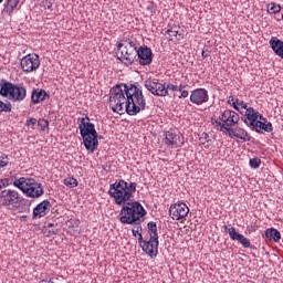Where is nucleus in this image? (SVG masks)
Wrapping results in <instances>:
<instances>
[{"label": "nucleus", "mask_w": 283, "mask_h": 283, "mask_svg": "<svg viewBox=\"0 0 283 283\" xmlns=\"http://www.w3.org/2000/svg\"><path fill=\"white\" fill-rule=\"evenodd\" d=\"M108 105L115 114L126 112L128 116H136L145 112L147 99L140 84H117L111 88Z\"/></svg>", "instance_id": "1"}, {"label": "nucleus", "mask_w": 283, "mask_h": 283, "mask_svg": "<svg viewBox=\"0 0 283 283\" xmlns=\"http://www.w3.org/2000/svg\"><path fill=\"white\" fill-rule=\"evenodd\" d=\"M136 182H127L125 179H117L109 185L108 196L114 199L115 205H127L136 193Z\"/></svg>", "instance_id": "2"}, {"label": "nucleus", "mask_w": 283, "mask_h": 283, "mask_svg": "<svg viewBox=\"0 0 283 283\" xmlns=\"http://www.w3.org/2000/svg\"><path fill=\"white\" fill-rule=\"evenodd\" d=\"M77 122L85 149H87L90 154H94V151L98 149V133L96 132V126L91 122L87 115L78 117Z\"/></svg>", "instance_id": "3"}, {"label": "nucleus", "mask_w": 283, "mask_h": 283, "mask_svg": "<svg viewBox=\"0 0 283 283\" xmlns=\"http://www.w3.org/2000/svg\"><path fill=\"white\" fill-rule=\"evenodd\" d=\"M138 42L129 35H123L117 42V59L124 65H134L138 56Z\"/></svg>", "instance_id": "4"}, {"label": "nucleus", "mask_w": 283, "mask_h": 283, "mask_svg": "<svg viewBox=\"0 0 283 283\" xmlns=\"http://www.w3.org/2000/svg\"><path fill=\"white\" fill-rule=\"evenodd\" d=\"M243 123L251 132H256V134H263V132L271 134L273 132V124L253 107L247 108Z\"/></svg>", "instance_id": "5"}, {"label": "nucleus", "mask_w": 283, "mask_h": 283, "mask_svg": "<svg viewBox=\"0 0 283 283\" xmlns=\"http://www.w3.org/2000/svg\"><path fill=\"white\" fill-rule=\"evenodd\" d=\"M13 187L20 189L23 196L31 198L32 200H39V198L45 193L43 185L32 177H20L14 179Z\"/></svg>", "instance_id": "6"}, {"label": "nucleus", "mask_w": 283, "mask_h": 283, "mask_svg": "<svg viewBox=\"0 0 283 283\" xmlns=\"http://www.w3.org/2000/svg\"><path fill=\"white\" fill-rule=\"evenodd\" d=\"M144 216H147V211L138 201H128L124 203L119 211V222L122 224H134V222H140Z\"/></svg>", "instance_id": "7"}, {"label": "nucleus", "mask_w": 283, "mask_h": 283, "mask_svg": "<svg viewBox=\"0 0 283 283\" xmlns=\"http://www.w3.org/2000/svg\"><path fill=\"white\" fill-rule=\"evenodd\" d=\"M240 123V114L235 111L226 109L221 112L219 116H213L211 118V124L218 132L222 134H229L232 128H234Z\"/></svg>", "instance_id": "8"}, {"label": "nucleus", "mask_w": 283, "mask_h": 283, "mask_svg": "<svg viewBox=\"0 0 283 283\" xmlns=\"http://www.w3.org/2000/svg\"><path fill=\"white\" fill-rule=\"evenodd\" d=\"M0 95L4 96V98H9V101H13L14 103H21V101H25L28 90H25L21 84H12L11 82L2 80L0 82Z\"/></svg>", "instance_id": "9"}, {"label": "nucleus", "mask_w": 283, "mask_h": 283, "mask_svg": "<svg viewBox=\"0 0 283 283\" xmlns=\"http://www.w3.org/2000/svg\"><path fill=\"white\" fill-rule=\"evenodd\" d=\"M0 207L17 211L21 207V195L14 189H4L0 191Z\"/></svg>", "instance_id": "10"}, {"label": "nucleus", "mask_w": 283, "mask_h": 283, "mask_svg": "<svg viewBox=\"0 0 283 283\" xmlns=\"http://www.w3.org/2000/svg\"><path fill=\"white\" fill-rule=\"evenodd\" d=\"M144 86L148 92H150V94H153V96H169V91H167V83H163L158 78L149 77L145 80Z\"/></svg>", "instance_id": "11"}, {"label": "nucleus", "mask_w": 283, "mask_h": 283, "mask_svg": "<svg viewBox=\"0 0 283 283\" xmlns=\"http://www.w3.org/2000/svg\"><path fill=\"white\" fill-rule=\"evenodd\" d=\"M21 70L25 72V74H30L32 72H36L39 67H41V59L36 53H30L22 57L21 62Z\"/></svg>", "instance_id": "12"}, {"label": "nucleus", "mask_w": 283, "mask_h": 283, "mask_svg": "<svg viewBox=\"0 0 283 283\" xmlns=\"http://www.w3.org/2000/svg\"><path fill=\"white\" fill-rule=\"evenodd\" d=\"M169 217L171 220L180 221L185 220L189 216V207L182 201L170 205L169 207Z\"/></svg>", "instance_id": "13"}, {"label": "nucleus", "mask_w": 283, "mask_h": 283, "mask_svg": "<svg viewBox=\"0 0 283 283\" xmlns=\"http://www.w3.org/2000/svg\"><path fill=\"white\" fill-rule=\"evenodd\" d=\"M139 65H149L154 61V52L147 45L137 46L136 60Z\"/></svg>", "instance_id": "14"}, {"label": "nucleus", "mask_w": 283, "mask_h": 283, "mask_svg": "<svg viewBox=\"0 0 283 283\" xmlns=\"http://www.w3.org/2000/svg\"><path fill=\"white\" fill-rule=\"evenodd\" d=\"M190 103L192 105H205V103H209V91L207 88H195L190 93Z\"/></svg>", "instance_id": "15"}, {"label": "nucleus", "mask_w": 283, "mask_h": 283, "mask_svg": "<svg viewBox=\"0 0 283 283\" xmlns=\"http://www.w3.org/2000/svg\"><path fill=\"white\" fill-rule=\"evenodd\" d=\"M224 229L227 233H229L230 240H235L237 242H240L243 249H251V240L244 237V234H240V232L235 230V227L228 228L226 226Z\"/></svg>", "instance_id": "16"}, {"label": "nucleus", "mask_w": 283, "mask_h": 283, "mask_svg": "<svg viewBox=\"0 0 283 283\" xmlns=\"http://www.w3.org/2000/svg\"><path fill=\"white\" fill-rule=\"evenodd\" d=\"M50 209H52V203H50V200H43L33 209V220H41V218H45V216L50 213Z\"/></svg>", "instance_id": "17"}, {"label": "nucleus", "mask_w": 283, "mask_h": 283, "mask_svg": "<svg viewBox=\"0 0 283 283\" xmlns=\"http://www.w3.org/2000/svg\"><path fill=\"white\" fill-rule=\"evenodd\" d=\"M160 244V242L158 241V239H149L144 241L142 247V250L144 251V253H146L147 255H149V258H156V255H158V245Z\"/></svg>", "instance_id": "18"}, {"label": "nucleus", "mask_w": 283, "mask_h": 283, "mask_svg": "<svg viewBox=\"0 0 283 283\" xmlns=\"http://www.w3.org/2000/svg\"><path fill=\"white\" fill-rule=\"evenodd\" d=\"M226 136L235 138L237 140H240V143H249L251 140V135H249V132L242 127L232 128L229 133L226 134Z\"/></svg>", "instance_id": "19"}, {"label": "nucleus", "mask_w": 283, "mask_h": 283, "mask_svg": "<svg viewBox=\"0 0 283 283\" xmlns=\"http://www.w3.org/2000/svg\"><path fill=\"white\" fill-rule=\"evenodd\" d=\"M178 143H180V135L176 134V130L169 129L164 132V144L170 149H176Z\"/></svg>", "instance_id": "20"}, {"label": "nucleus", "mask_w": 283, "mask_h": 283, "mask_svg": "<svg viewBox=\"0 0 283 283\" xmlns=\"http://www.w3.org/2000/svg\"><path fill=\"white\" fill-rule=\"evenodd\" d=\"M48 98H50V93L43 88H34L31 93L32 105H39V103H43Z\"/></svg>", "instance_id": "21"}, {"label": "nucleus", "mask_w": 283, "mask_h": 283, "mask_svg": "<svg viewBox=\"0 0 283 283\" xmlns=\"http://www.w3.org/2000/svg\"><path fill=\"white\" fill-rule=\"evenodd\" d=\"M269 45L274 54L283 60V41L277 36H272L269 41Z\"/></svg>", "instance_id": "22"}, {"label": "nucleus", "mask_w": 283, "mask_h": 283, "mask_svg": "<svg viewBox=\"0 0 283 283\" xmlns=\"http://www.w3.org/2000/svg\"><path fill=\"white\" fill-rule=\"evenodd\" d=\"M265 238L268 240H272L273 242H280V240H282V234L280 233V230L275 228H269L265 230Z\"/></svg>", "instance_id": "23"}, {"label": "nucleus", "mask_w": 283, "mask_h": 283, "mask_svg": "<svg viewBox=\"0 0 283 283\" xmlns=\"http://www.w3.org/2000/svg\"><path fill=\"white\" fill-rule=\"evenodd\" d=\"M20 1L21 0H6L3 3V12H6V14H12L19 7Z\"/></svg>", "instance_id": "24"}, {"label": "nucleus", "mask_w": 283, "mask_h": 283, "mask_svg": "<svg viewBox=\"0 0 283 283\" xmlns=\"http://www.w3.org/2000/svg\"><path fill=\"white\" fill-rule=\"evenodd\" d=\"M149 239L158 240V226L154 221L147 223Z\"/></svg>", "instance_id": "25"}, {"label": "nucleus", "mask_w": 283, "mask_h": 283, "mask_svg": "<svg viewBox=\"0 0 283 283\" xmlns=\"http://www.w3.org/2000/svg\"><path fill=\"white\" fill-rule=\"evenodd\" d=\"M266 10L270 14H277L282 11V6L277 4L276 2H270L266 4Z\"/></svg>", "instance_id": "26"}, {"label": "nucleus", "mask_w": 283, "mask_h": 283, "mask_svg": "<svg viewBox=\"0 0 283 283\" xmlns=\"http://www.w3.org/2000/svg\"><path fill=\"white\" fill-rule=\"evenodd\" d=\"M166 34L168 35V40L174 41V39H177V41H181L182 34H179L178 31L174 29H168L166 31Z\"/></svg>", "instance_id": "27"}, {"label": "nucleus", "mask_w": 283, "mask_h": 283, "mask_svg": "<svg viewBox=\"0 0 283 283\" xmlns=\"http://www.w3.org/2000/svg\"><path fill=\"white\" fill-rule=\"evenodd\" d=\"M8 165H10V157L6 153H0V171L4 167H8Z\"/></svg>", "instance_id": "28"}, {"label": "nucleus", "mask_w": 283, "mask_h": 283, "mask_svg": "<svg viewBox=\"0 0 283 283\" xmlns=\"http://www.w3.org/2000/svg\"><path fill=\"white\" fill-rule=\"evenodd\" d=\"M65 187H70L71 189H74V187H78V180L74 177H67L64 179Z\"/></svg>", "instance_id": "29"}, {"label": "nucleus", "mask_w": 283, "mask_h": 283, "mask_svg": "<svg viewBox=\"0 0 283 283\" xmlns=\"http://www.w3.org/2000/svg\"><path fill=\"white\" fill-rule=\"evenodd\" d=\"M0 112H12V104H10V102L4 103L3 101H0Z\"/></svg>", "instance_id": "30"}, {"label": "nucleus", "mask_w": 283, "mask_h": 283, "mask_svg": "<svg viewBox=\"0 0 283 283\" xmlns=\"http://www.w3.org/2000/svg\"><path fill=\"white\" fill-rule=\"evenodd\" d=\"M261 165H262V159H260V158H251L250 159L251 169H260Z\"/></svg>", "instance_id": "31"}, {"label": "nucleus", "mask_w": 283, "mask_h": 283, "mask_svg": "<svg viewBox=\"0 0 283 283\" xmlns=\"http://www.w3.org/2000/svg\"><path fill=\"white\" fill-rule=\"evenodd\" d=\"M235 103H237V106L240 107V114H242V109H245V112H247V109H249V107H251V106H249V104H247L242 99L235 98Z\"/></svg>", "instance_id": "32"}, {"label": "nucleus", "mask_w": 283, "mask_h": 283, "mask_svg": "<svg viewBox=\"0 0 283 283\" xmlns=\"http://www.w3.org/2000/svg\"><path fill=\"white\" fill-rule=\"evenodd\" d=\"M146 10L150 13V14H156L158 7H156V3L149 1L147 2V7Z\"/></svg>", "instance_id": "33"}, {"label": "nucleus", "mask_w": 283, "mask_h": 283, "mask_svg": "<svg viewBox=\"0 0 283 283\" xmlns=\"http://www.w3.org/2000/svg\"><path fill=\"white\" fill-rule=\"evenodd\" d=\"M39 127H41L42 132H45L50 127V122L48 119H41L39 120Z\"/></svg>", "instance_id": "34"}, {"label": "nucleus", "mask_w": 283, "mask_h": 283, "mask_svg": "<svg viewBox=\"0 0 283 283\" xmlns=\"http://www.w3.org/2000/svg\"><path fill=\"white\" fill-rule=\"evenodd\" d=\"M42 6L43 8H46V10H52V6H54V0H43Z\"/></svg>", "instance_id": "35"}, {"label": "nucleus", "mask_w": 283, "mask_h": 283, "mask_svg": "<svg viewBox=\"0 0 283 283\" xmlns=\"http://www.w3.org/2000/svg\"><path fill=\"white\" fill-rule=\"evenodd\" d=\"M132 231H137V232H143V224L140 223V221H136L133 223V229Z\"/></svg>", "instance_id": "36"}, {"label": "nucleus", "mask_w": 283, "mask_h": 283, "mask_svg": "<svg viewBox=\"0 0 283 283\" xmlns=\"http://www.w3.org/2000/svg\"><path fill=\"white\" fill-rule=\"evenodd\" d=\"M166 87H167V92H169V90L170 92H179L178 85L176 84L168 83L166 84Z\"/></svg>", "instance_id": "37"}, {"label": "nucleus", "mask_w": 283, "mask_h": 283, "mask_svg": "<svg viewBox=\"0 0 283 283\" xmlns=\"http://www.w3.org/2000/svg\"><path fill=\"white\" fill-rule=\"evenodd\" d=\"M25 125H27V127H32V129H34V125H36V118L31 117V118L27 119Z\"/></svg>", "instance_id": "38"}, {"label": "nucleus", "mask_w": 283, "mask_h": 283, "mask_svg": "<svg viewBox=\"0 0 283 283\" xmlns=\"http://www.w3.org/2000/svg\"><path fill=\"white\" fill-rule=\"evenodd\" d=\"M10 185V179L8 178H2L0 179V189H3Z\"/></svg>", "instance_id": "39"}, {"label": "nucleus", "mask_w": 283, "mask_h": 283, "mask_svg": "<svg viewBox=\"0 0 283 283\" xmlns=\"http://www.w3.org/2000/svg\"><path fill=\"white\" fill-rule=\"evenodd\" d=\"M180 95L178 96V98H188L189 97V91L184 90V91H179Z\"/></svg>", "instance_id": "40"}, {"label": "nucleus", "mask_w": 283, "mask_h": 283, "mask_svg": "<svg viewBox=\"0 0 283 283\" xmlns=\"http://www.w3.org/2000/svg\"><path fill=\"white\" fill-rule=\"evenodd\" d=\"M177 86H178L179 92H182V91H185L186 87H189L187 82H180V84Z\"/></svg>", "instance_id": "41"}, {"label": "nucleus", "mask_w": 283, "mask_h": 283, "mask_svg": "<svg viewBox=\"0 0 283 283\" xmlns=\"http://www.w3.org/2000/svg\"><path fill=\"white\" fill-rule=\"evenodd\" d=\"M137 237H138L139 247H142L145 243V241H146V240L143 239V232H139L137 234Z\"/></svg>", "instance_id": "42"}, {"label": "nucleus", "mask_w": 283, "mask_h": 283, "mask_svg": "<svg viewBox=\"0 0 283 283\" xmlns=\"http://www.w3.org/2000/svg\"><path fill=\"white\" fill-rule=\"evenodd\" d=\"M137 237H138L139 247H142L145 243V241H146V240L143 239V232H139L137 234Z\"/></svg>", "instance_id": "43"}, {"label": "nucleus", "mask_w": 283, "mask_h": 283, "mask_svg": "<svg viewBox=\"0 0 283 283\" xmlns=\"http://www.w3.org/2000/svg\"><path fill=\"white\" fill-rule=\"evenodd\" d=\"M233 103H235V97H233V95L229 96L228 98V104L232 105Z\"/></svg>", "instance_id": "44"}, {"label": "nucleus", "mask_w": 283, "mask_h": 283, "mask_svg": "<svg viewBox=\"0 0 283 283\" xmlns=\"http://www.w3.org/2000/svg\"><path fill=\"white\" fill-rule=\"evenodd\" d=\"M230 105L233 107V109H235L237 112H240V106H238V103L233 102Z\"/></svg>", "instance_id": "45"}, {"label": "nucleus", "mask_w": 283, "mask_h": 283, "mask_svg": "<svg viewBox=\"0 0 283 283\" xmlns=\"http://www.w3.org/2000/svg\"><path fill=\"white\" fill-rule=\"evenodd\" d=\"M247 231H248L249 233H253V232H255V227L249 226V227L247 228Z\"/></svg>", "instance_id": "46"}, {"label": "nucleus", "mask_w": 283, "mask_h": 283, "mask_svg": "<svg viewBox=\"0 0 283 283\" xmlns=\"http://www.w3.org/2000/svg\"><path fill=\"white\" fill-rule=\"evenodd\" d=\"M132 233H133L134 238H137V235H138L139 233H142V232H138L137 230H132Z\"/></svg>", "instance_id": "47"}, {"label": "nucleus", "mask_w": 283, "mask_h": 283, "mask_svg": "<svg viewBox=\"0 0 283 283\" xmlns=\"http://www.w3.org/2000/svg\"><path fill=\"white\" fill-rule=\"evenodd\" d=\"M201 56H202L203 59H207V55L205 54V51H202Z\"/></svg>", "instance_id": "48"}, {"label": "nucleus", "mask_w": 283, "mask_h": 283, "mask_svg": "<svg viewBox=\"0 0 283 283\" xmlns=\"http://www.w3.org/2000/svg\"><path fill=\"white\" fill-rule=\"evenodd\" d=\"M48 283H54V280L50 279Z\"/></svg>", "instance_id": "49"}, {"label": "nucleus", "mask_w": 283, "mask_h": 283, "mask_svg": "<svg viewBox=\"0 0 283 283\" xmlns=\"http://www.w3.org/2000/svg\"><path fill=\"white\" fill-rule=\"evenodd\" d=\"M205 136H206V138H208V137H209V135H208V134H205Z\"/></svg>", "instance_id": "50"}, {"label": "nucleus", "mask_w": 283, "mask_h": 283, "mask_svg": "<svg viewBox=\"0 0 283 283\" xmlns=\"http://www.w3.org/2000/svg\"><path fill=\"white\" fill-rule=\"evenodd\" d=\"M0 3H3V0H0Z\"/></svg>", "instance_id": "51"}, {"label": "nucleus", "mask_w": 283, "mask_h": 283, "mask_svg": "<svg viewBox=\"0 0 283 283\" xmlns=\"http://www.w3.org/2000/svg\"><path fill=\"white\" fill-rule=\"evenodd\" d=\"M42 282H48V281H45V280H42Z\"/></svg>", "instance_id": "52"}]
</instances>
